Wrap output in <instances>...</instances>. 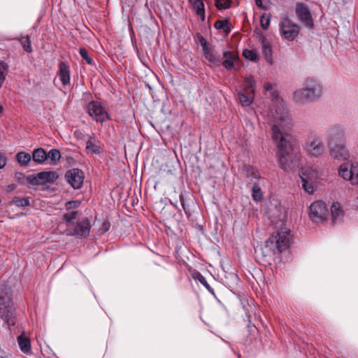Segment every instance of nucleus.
<instances>
[{"label": "nucleus", "instance_id": "1", "mask_svg": "<svg viewBox=\"0 0 358 358\" xmlns=\"http://www.w3.org/2000/svg\"><path fill=\"white\" fill-rule=\"evenodd\" d=\"M264 93L271 99V107L265 115L273 123V138L276 143V157L280 167L285 171L295 170L300 165V153L289 129L292 126L287 105L275 86L267 83Z\"/></svg>", "mask_w": 358, "mask_h": 358}, {"label": "nucleus", "instance_id": "2", "mask_svg": "<svg viewBox=\"0 0 358 358\" xmlns=\"http://www.w3.org/2000/svg\"><path fill=\"white\" fill-rule=\"evenodd\" d=\"M0 318L10 328L16 322V311L10 288L5 283H0Z\"/></svg>", "mask_w": 358, "mask_h": 358}, {"label": "nucleus", "instance_id": "3", "mask_svg": "<svg viewBox=\"0 0 358 358\" xmlns=\"http://www.w3.org/2000/svg\"><path fill=\"white\" fill-rule=\"evenodd\" d=\"M322 94L320 83L316 79L308 78L303 83L302 87L294 92L293 98L297 103H304L319 99Z\"/></svg>", "mask_w": 358, "mask_h": 358}, {"label": "nucleus", "instance_id": "4", "mask_svg": "<svg viewBox=\"0 0 358 358\" xmlns=\"http://www.w3.org/2000/svg\"><path fill=\"white\" fill-rule=\"evenodd\" d=\"M291 239L292 236L289 229L285 227L280 228L266 241V246L270 248L274 252L277 250L281 253L289 248Z\"/></svg>", "mask_w": 358, "mask_h": 358}, {"label": "nucleus", "instance_id": "5", "mask_svg": "<svg viewBox=\"0 0 358 358\" xmlns=\"http://www.w3.org/2000/svg\"><path fill=\"white\" fill-rule=\"evenodd\" d=\"M295 14L297 20L303 27L310 30L314 28L313 18L308 5L303 2H297L295 6Z\"/></svg>", "mask_w": 358, "mask_h": 358}, {"label": "nucleus", "instance_id": "6", "mask_svg": "<svg viewBox=\"0 0 358 358\" xmlns=\"http://www.w3.org/2000/svg\"><path fill=\"white\" fill-rule=\"evenodd\" d=\"M304 150L308 156L317 157L323 154L324 145L319 136H313L306 141Z\"/></svg>", "mask_w": 358, "mask_h": 358}, {"label": "nucleus", "instance_id": "7", "mask_svg": "<svg viewBox=\"0 0 358 358\" xmlns=\"http://www.w3.org/2000/svg\"><path fill=\"white\" fill-rule=\"evenodd\" d=\"M87 113L95 121L103 122L109 119L106 109L97 101H90L87 107Z\"/></svg>", "mask_w": 358, "mask_h": 358}, {"label": "nucleus", "instance_id": "8", "mask_svg": "<svg viewBox=\"0 0 358 358\" xmlns=\"http://www.w3.org/2000/svg\"><path fill=\"white\" fill-rule=\"evenodd\" d=\"M299 30L300 27L287 17L280 22V33L288 41H293L298 36Z\"/></svg>", "mask_w": 358, "mask_h": 358}, {"label": "nucleus", "instance_id": "9", "mask_svg": "<svg viewBox=\"0 0 358 358\" xmlns=\"http://www.w3.org/2000/svg\"><path fill=\"white\" fill-rule=\"evenodd\" d=\"M309 217L315 223L322 222L326 220L327 207L325 203L317 201L310 206Z\"/></svg>", "mask_w": 358, "mask_h": 358}, {"label": "nucleus", "instance_id": "10", "mask_svg": "<svg viewBox=\"0 0 358 358\" xmlns=\"http://www.w3.org/2000/svg\"><path fill=\"white\" fill-rule=\"evenodd\" d=\"M91 224L87 218H85L77 222L76 225L73 227H69L66 229V234L73 236L77 238H85L90 232Z\"/></svg>", "mask_w": 358, "mask_h": 358}, {"label": "nucleus", "instance_id": "11", "mask_svg": "<svg viewBox=\"0 0 358 358\" xmlns=\"http://www.w3.org/2000/svg\"><path fill=\"white\" fill-rule=\"evenodd\" d=\"M345 141V129L339 124H334L328 130L327 145L343 143Z\"/></svg>", "mask_w": 358, "mask_h": 358}, {"label": "nucleus", "instance_id": "12", "mask_svg": "<svg viewBox=\"0 0 358 358\" xmlns=\"http://www.w3.org/2000/svg\"><path fill=\"white\" fill-rule=\"evenodd\" d=\"M65 178L73 189H78L83 186L85 176L82 170L72 169L66 171Z\"/></svg>", "mask_w": 358, "mask_h": 358}, {"label": "nucleus", "instance_id": "13", "mask_svg": "<svg viewBox=\"0 0 358 358\" xmlns=\"http://www.w3.org/2000/svg\"><path fill=\"white\" fill-rule=\"evenodd\" d=\"M338 174L344 180H350L352 185H355L354 180L358 176V165L342 164L339 168Z\"/></svg>", "mask_w": 358, "mask_h": 358}, {"label": "nucleus", "instance_id": "14", "mask_svg": "<svg viewBox=\"0 0 358 358\" xmlns=\"http://www.w3.org/2000/svg\"><path fill=\"white\" fill-rule=\"evenodd\" d=\"M205 58L212 64L220 66L221 64L220 55L214 49L208 48L203 38L201 41Z\"/></svg>", "mask_w": 358, "mask_h": 358}, {"label": "nucleus", "instance_id": "15", "mask_svg": "<svg viewBox=\"0 0 358 358\" xmlns=\"http://www.w3.org/2000/svg\"><path fill=\"white\" fill-rule=\"evenodd\" d=\"M330 155L334 159L338 160L347 159L349 157L348 152L345 149V143L336 145H328Z\"/></svg>", "mask_w": 358, "mask_h": 358}, {"label": "nucleus", "instance_id": "16", "mask_svg": "<svg viewBox=\"0 0 358 358\" xmlns=\"http://www.w3.org/2000/svg\"><path fill=\"white\" fill-rule=\"evenodd\" d=\"M58 178L55 171H43L38 173L34 178L37 184L53 183Z\"/></svg>", "mask_w": 358, "mask_h": 358}, {"label": "nucleus", "instance_id": "17", "mask_svg": "<svg viewBox=\"0 0 358 358\" xmlns=\"http://www.w3.org/2000/svg\"><path fill=\"white\" fill-rule=\"evenodd\" d=\"M223 62L221 64L224 68L231 71L235 66V62L238 60V55L234 51H224L223 52Z\"/></svg>", "mask_w": 358, "mask_h": 358}, {"label": "nucleus", "instance_id": "18", "mask_svg": "<svg viewBox=\"0 0 358 358\" xmlns=\"http://www.w3.org/2000/svg\"><path fill=\"white\" fill-rule=\"evenodd\" d=\"M307 169H303L301 171L300 178L302 182V187L308 194H313L314 192L313 182L312 178L307 174Z\"/></svg>", "mask_w": 358, "mask_h": 358}, {"label": "nucleus", "instance_id": "19", "mask_svg": "<svg viewBox=\"0 0 358 358\" xmlns=\"http://www.w3.org/2000/svg\"><path fill=\"white\" fill-rule=\"evenodd\" d=\"M58 77L64 85H66L70 82V68L65 62H60L59 64Z\"/></svg>", "mask_w": 358, "mask_h": 358}, {"label": "nucleus", "instance_id": "20", "mask_svg": "<svg viewBox=\"0 0 358 358\" xmlns=\"http://www.w3.org/2000/svg\"><path fill=\"white\" fill-rule=\"evenodd\" d=\"M17 343L21 351L25 354H28L31 350V343L29 338H27L23 332L17 337Z\"/></svg>", "mask_w": 358, "mask_h": 358}, {"label": "nucleus", "instance_id": "21", "mask_svg": "<svg viewBox=\"0 0 358 358\" xmlns=\"http://www.w3.org/2000/svg\"><path fill=\"white\" fill-rule=\"evenodd\" d=\"M86 149L92 154H100L101 148L99 143L96 141V138L90 136L86 142Z\"/></svg>", "mask_w": 358, "mask_h": 358}, {"label": "nucleus", "instance_id": "22", "mask_svg": "<svg viewBox=\"0 0 358 358\" xmlns=\"http://www.w3.org/2000/svg\"><path fill=\"white\" fill-rule=\"evenodd\" d=\"M33 160L38 164H43L47 160V153L43 148L35 149L32 154Z\"/></svg>", "mask_w": 358, "mask_h": 358}, {"label": "nucleus", "instance_id": "23", "mask_svg": "<svg viewBox=\"0 0 358 358\" xmlns=\"http://www.w3.org/2000/svg\"><path fill=\"white\" fill-rule=\"evenodd\" d=\"M189 2L193 5L196 13L203 21L205 20V8L202 0H192L189 1Z\"/></svg>", "mask_w": 358, "mask_h": 358}, {"label": "nucleus", "instance_id": "24", "mask_svg": "<svg viewBox=\"0 0 358 358\" xmlns=\"http://www.w3.org/2000/svg\"><path fill=\"white\" fill-rule=\"evenodd\" d=\"M332 221L335 223L337 220H339L343 217V210L341 206L339 203H334L331 208Z\"/></svg>", "mask_w": 358, "mask_h": 358}, {"label": "nucleus", "instance_id": "25", "mask_svg": "<svg viewBox=\"0 0 358 358\" xmlns=\"http://www.w3.org/2000/svg\"><path fill=\"white\" fill-rule=\"evenodd\" d=\"M16 160L21 166H26L31 160V155L25 152H20L16 155Z\"/></svg>", "mask_w": 358, "mask_h": 358}, {"label": "nucleus", "instance_id": "26", "mask_svg": "<svg viewBox=\"0 0 358 358\" xmlns=\"http://www.w3.org/2000/svg\"><path fill=\"white\" fill-rule=\"evenodd\" d=\"M61 158V153L57 149H51L47 153V159H50L53 164H57Z\"/></svg>", "mask_w": 358, "mask_h": 358}, {"label": "nucleus", "instance_id": "27", "mask_svg": "<svg viewBox=\"0 0 358 358\" xmlns=\"http://www.w3.org/2000/svg\"><path fill=\"white\" fill-rule=\"evenodd\" d=\"M11 203L18 207H26L30 206L29 197L22 198L20 196H15L13 199Z\"/></svg>", "mask_w": 358, "mask_h": 358}, {"label": "nucleus", "instance_id": "28", "mask_svg": "<svg viewBox=\"0 0 358 358\" xmlns=\"http://www.w3.org/2000/svg\"><path fill=\"white\" fill-rule=\"evenodd\" d=\"M252 196L255 201H259L263 199L262 189L258 185L255 184L252 187Z\"/></svg>", "mask_w": 358, "mask_h": 358}, {"label": "nucleus", "instance_id": "29", "mask_svg": "<svg viewBox=\"0 0 358 358\" xmlns=\"http://www.w3.org/2000/svg\"><path fill=\"white\" fill-rule=\"evenodd\" d=\"M8 64L0 60V87L2 86L6 79V75L8 71Z\"/></svg>", "mask_w": 358, "mask_h": 358}, {"label": "nucleus", "instance_id": "30", "mask_svg": "<svg viewBox=\"0 0 358 358\" xmlns=\"http://www.w3.org/2000/svg\"><path fill=\"white\" fill-rule=\"evenodd\" d=\"M262 49L264 55L269 57L271 55L272 50L270 43L264 38L262 40Z\"/></svg>", "mask_w": 358, "mask_h": 358}, {"label": "nucleus", "instance_id": "31", "mask_svg": "<svg viewBox=\"0 0 358 358\" xmlns=\"http://www.w3.org/2000/svg\"><path fill=\"white\" fill-rule=\"evenodd\" d=\"M238 99L243 106H248L252 102V97L245 93H240Z\"/></svg>", "mask_w": 358, "mask_h": 358}, {"label": "nucleus", "instance_id": "32", "mask_svg": "<svg viewBox=\"0 0 358 358\" xmlns=\"http://www.w3.org/2000/svg\"><path fill=\"white\" fill-rule=\"evenodd\" d=\"M78 215V211H72L71 213H64L63 215L64 220L66 222L68 228L69 227V224L76 219Z\"/></svg>", "mask_w": 358, "mask_h": 358}, {"label": "nucleus", "instance_id": "33", "mask_svg": "<svg viewBox=\"0 0 358 358\" xmlns=\"http://www.w3.org/2000/svg\"><path fill=\"white\" fill-rule=\"evenodd\" d=\"M270 22H271L270 14L264 13L261 16L260 23H261V26H262V29H264L265 30L267 29L269 27Z\"/></svg>", "mask_w": 358, "mask_h": 358}, {"label": "nucleus", "instance_id": "34", "mask_svg": "<svg viewBox=\"0 0 358 358\" xmlns=\"http://www.w3.org/2000/svg\"><path fill=\"white\" fill-rule=\"evenodd\" d=\"M20 43L22 45L24 49L28 52H31L32 50L30 39L28 35L22 36L20 38Z\"/></svg>", "mask_w": 358, "mask_h": 358}, {"label": "nucleus", "instance_id": "35", "mask_svg": "<svg viewBox=\"0 0 358 358\" xmlns=\"http://www.w3.org/2000/svg\"><path fill=\"white\" fill-rule=\"evenodd\" d=\"M215 27L217 29H222L225 32L228 33L229 31V29L228 27V22L226 20H217L215 22Z\"/></svg>", "mask_w": 358, "mask_h": 358}, {"label": "nucleus", "instance_id": "36", "mask_svg": "<svg viewBox=\"0 0 358 358\" xmlns=\"http://www.w3.org/2000/svg\"><path fill=\"white\" fill-rule=\"evenodd\" d=\"M243 56L250 61H255L257 59V53L252 50H244Z\"/></svg>", "mask_w": 358, "mask_h": 358}, {"label": "nucleus", "instance_id": "37", "mask_svg": "<svg viewBox=\"0 0 358 358\" xmlns=\"http://www.w3.org/2000/svg\"><path fill=\"white\" fill-rule=\"evenodd\" d=\"M248 176L251 180H253V179L258 180L260 178V174H259L258 170L254 167H250L248 169Z\"/></svg>", "mask_w": 358, "mask_h": 358}, {"label": "nucleus", "instance_id": "38", "mask_svg": "<svg viewBox=\"0 0 358 358\" xmlns=\"http://www.w3.org/2000/svg\"><path fill=\"white\" fill-rule=\"evenodd\" d=\"M79 53L82 58L86 61V62L88 64H92L93 60L89 56L88 52L85 48H80Z\"/></svg>", "mask_w": 358, "mask_h": 358}, {"label": "nucleus", "instance_id": "39", "mask_svg": "<svg viewBox=\"0 0 358 358\" xmlns=\"http://www.w3.org/2000/svg\"><path fill=\"white\" fill-rule=\"evenodd\" d=\"M230 0H216V6L218 9H226L230 6Z\"/></svg>", "mask_w": 358, "mask_h": 358}, {"label": "nucleus", "instance_id": "40", "mask_svg": "<svg viewBox=\"0 0 358 358\" xmlns=\"http://www.w3.org/2000/svg\"><path fill=\"white\" fill-rule=\"evenodd\" d=\"M81 202L80 201H67L66 203H65V208L66 210H71V209H73V208H77L79 207V206L80 205Z\"/></svg>", "mask_w": 358, "mask_h": 358}, {"label": "nucleus", "instance_id": "41", "mask_svg": "<svg viewBox=\"0 0 358 358\" xmlns=\"http://www.w3.org/2000/svg\"><path fill=\"white\" fill-rule=\"evenodd\" d=\"M245 83L248 88H252L255 85V80L252 76H248L245 78Z\"/></svg>", "mask_w": 358, "mask_h": 358}, {"label": "nucleus", "instance_id": "42", "mask_svg": "<svg viewBox=\"0 0 358 358\" xmlns=\"http://www.w3.org/2000/svg\"><path fill=\"white\" fill-rule=\"evenodd\" d=\"M180 203L182 205V207L183 210L185 211V214L189 216L190 215V213H189V210L187 209V207H186V205H185V199H184V197H183L182 194L180 195Z\"/></svg>", "mask_w": 358, "mask_h": 358}, {"label": "nucleus", "instance_id": "43", "mask_svg": "<svg viewBox=\"0 0 358 358\" xmlns=\"http://www.w3.org/2000/svg\"><path fill=\"white\" fill-rule=\"evenodd\" d=\"M6 164V157L0 154V169H3Z\"/></svg>", "mask_w": 358, "mask_h": 358}, {"label": "nucleus", "instance_id": "44", "mask_svg": "<svg viewBox=\"0 0 358 358\" xmlns=\"http://www.w3.org/2000/svg\"><path fill=\"white\" fill-rule=\"evenodd\" d=\"M255 3L258 6V8H259L261 9H263V10H266L267 9V8H266L263 5L262 0H255Z\"/></svg>", "mask_w": 358, "mask_h": 358}, {"label": "nucleus", "instance_id": "45", "mask_svg": "<svg viewBox=\"0 0 358 358\" xmlns=\"http://www.w3.org/2000/svg\"><path fill=\"white\" fill-rule=\"evenodd\" d=\"M201 279H200V282L203 284L207 288L209 287V285L207 283L206 280H205L204 277H203L202 275H201Z\"/></svg>", "mask_w": 358, "mask_h": 358}, {"label": "nucleus", "instance_id": "46", "mask_svg": "<svg viewBox=\"0 0 358 358\" xmlns=\"http://www.w3.org/2000/svg\"><path fill=\"white\" fill-rule=\"evenodd\" d=\"M201 279H200V282L203 284L207 288L209 287V285L207 283L206 280H205L204 277H203L202 275H201Z\"/></svg>", "mask_w": 358, "mask_h": 358}, {"label": "nucleus", "instance_id": "47", "mask_svg": "<svg viewBox=\"0 0 358 358\" xmlns=\"http://www.w3.org/2000/svg\"><path fill=\"white\" fill-rule=\"evenodd\" d=\"M201 279H200V282L203 284L207 288L209 287V285L207 283L206 280H205L204 277H203L202 275H201Z\"/></svg>", "mask_w": 358, "mask_h": 358}, {"label": "nucleus", "instance_id": "48", "mask_svg": "<svg viewBox=\"0 0 358 358\" xmlns=\"http://www.w3.org/2000/svg\"><path fill=\"white\" fill-rule=\"evenodd\" d=\"M3 110V107L1 105V103H0V115L2 114Z\"/></svg>", "mask_w": 358, "mask_h": 358}, {"label": "nucleus", "instance_id": "49", "mask_svg": "<svg viewBox=\"0 0 358 358\" xmlns=\"http://www.w3.org/2000/svg\"><path fill=\"white\" fill-rule=\"evenodd\" d=\"M355 185H358V175L357 177H356L355 180H354Z\"/></svg>", "mask_w": 358, "mask_h": 358}]
</instances>
